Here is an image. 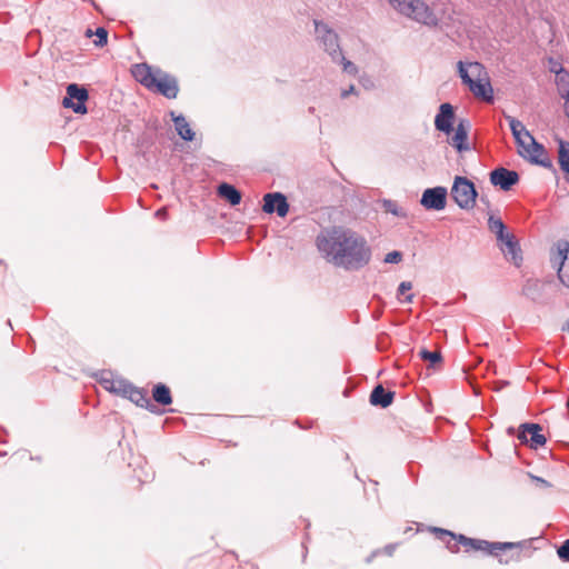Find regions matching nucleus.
I'll return each instance as SVG.
<instances>
[{"instance_id": "1", "label": "nucleus", "mask_w": 569, "mask_h": 569, "mask_svg": "<svg viewBox=\"0 0 569 569\" xmlns=\"http://www.w3.org/2000/svg\"><path fill=\"white\" fill-rule=\"evenodd\" d=\"M317 248L326 260L345 270H359L371 259L367 240L351 229L331 227L317 237Z\"/></svg>"}, {"instance_id": "2", "label": "nucleus", "mask_w": 569, "mask_h": 569, "mask_svg": "<svg viewBox=\"0 0 569 569\" xmlns=\"http://www.w3.org/2000/svg\"><path fill=\"white\" fill-rule=\"evenodd\" d=\"M432 530L441 541L446 542L447 548L451 552H458L459 545H462L463 547H469L473 550L483 551L487 555L499 557L500 551L518 549L521 546L520 542H490L483 539L469 538L465 535H457L442 528L435 527Z\"/></svg>"}, {"instance_id": "3", "label": "nucleus", "mask_w": 569, "mask_h": 569, "mask_svg": "<svg viewBox=\"0 0 569 569\" xmlns=\"http://www.w3.org/2000/svg\"><path fill=\"white\" fill-rule=\"evenodd\" d=\"M400 14L427 27H438L439 18L423 0H389Z\"/></svg>"}, {"instance_id": "4", "label": "nucleus", "mask_w": 569, "mask_h": 569, "mask_svg": "<svg viewBox=\"0 0 569 569\" xmlns=\"http://www.w3.org/2000/svg\"><path fill=\"white\" fill-rule=\"evenodd\" d=\"M316 39L332 61L343 59V52L339 43L338 33L321 20H313Z\"/></svg>"}, {"instance_id": "5", "label": "nucleus", "mask_w": 569, "mask_h": 569, "mask_svg": "<svg viewBox=\"0 0 569 569\" xmlns=\"http://www.w3.org/2000/svg\"><path fill=\"white\" fill-rule=\"evenodd\" d=\"M451 197L460 209L471 210L476 204L478 191L471 180L456 176L451 187Z\"/></svg>"}, {"instance_id": "6", "label": "nucleus", "mask_w": 569, "mask_h": 569, "mask_svg": "<svg viewBox=\"0 0 569 569\" xmlns=\"http://www.w3.org/2000/svg\"><path fill=\"white\" fill-rule=\"evenodd\" d=\"M518 153L523 159L532 164L541 166L546 169L557 172L551 159L549 158L546 148L542 143L538 142L532 136L525 141V148H519Z\"/></svg>"}, {"instance_id": "7", "label": "nucleus", "mask_w": 569, "mask_h": 569, "mask_svg": "<svg viewBox=\"0 0 569 569\" xmlns=\"http://www.w3.org/2000/svg\"><path fill=\"white\" fill-rule=\"evenodd\" d=\"M88 99V90L84 87L72 82L69 83L66 88V96L62 99V106L64 108L72 109L74 113L86 114L88 112L86 104Z\"/></svg>"}, {"instance_id": "8", "label": "nucleus", "mask_w": 569, "mask_h": 569, "mask_svg": "<svg viewBox=\"0 0 569 569\" xmlns=\"http://www.w3.org/2000/svg\"><path fill=\"white\" fill-rule=\"evenodd\" d=\"M149 90L160 93L167 99H176L179 93L178 79L162 69L156 68V77Z\"/></svg>"}, {"instance_id": "9", "label": "nucleus", "mask_w": 569, "mask_h": 569, "mask_svg": "<svg viewBox=\"0 0 569 569\" xmlns=\"http://www.w3.org/2000/svg\"><path fill=\"white\" fill-rule=\"evenodd\" d=\"M541 426L535 422H525L519 426L517 438L523 445L531 449H538L547 442V438L541 433Z\"/></svg>"}, {"instance_id": "10", "label": "nucleus", "mask_w": 569, "mask_h": 569, "mask_svg": "<svg viewBox=\"0 0 569 569\" xmlns=\"http://www.w3.org/2000/svg\"><path fill=\"white\" fill-rule=\"evenodd\" d=\"M448 191L447 188L438 186L427 188L420 198V204L426 210L441 211L447 206Z\"/></svg>"}, {"instance_id": "11", "label": "nucleus", "mask_w": 569, "mask_h": 569, "mask_svg": "<svg viewBox=\"0 0 569 569\" xmlns=\"http://www.w3.org/2000/svg\"><path fill=\"white\" fill-rule=\"evenodd\" d=\"M262 200V211L264 213H277L280 218H284L288 214L290 204L284 193L279 191L268 192L263 196Z\"/></svg>"}, {"instance_id": "12", "label": "nucleus", "mask_w": 569, "mask_h": 569, "mask_svg": "<svg viewBox=\"0 0 569 569\" xmlns=\"http://www.w3.org/2000/svg\"><path fill=\"white\" fill-rule=\"evenodd\" d=\"M552 263L558 264L557 274L563 286L569 288V242L560 240L557 243V253L551 258Z\"/></svg>"}, {"instance_id": "13", "label": "nucleus", "mask_w": 569, "mask_h": 569, "mask_svg": "<svg viewBox=\"0 0 569 569\" xmlns=\"http://www.w3.org/2000/svg\"><path fill=\"white\" fill-rule=\"evenodd\" d=\"M490 183L502 191H509L520 180L519 173L505 167H498L489 173Z\"/></svg>"}, {"instance_id": "14", "label": "nucleus", "mask_w": 569, "mask_h": 569, "mask_svg": "<svg viewBox=\"0 0 569 569\" xmlns=\"http://www.w3.org/2000/svg\"><path fill=\"white\" fill-rule=\"evenodd\" d=\"M453 121L455 109L452 104L449 102L441 103L435 117L436 129L449 136L453 131Z\"/></svg>"}, {"instance_id": "15", "label": "nucleus", "mask_w": 569, "mask_h": 569, "mask_svg": "<svg viewBox=\"0 0 569 569\" xmlns=\"http://www.w3.org/2000/svg\"><path fill=\"white\" fill-rule=\"evenodd\" d=\"M470 126L468 119H459L457 127H453V136L451 137L450 143L460 153L470 150L468 142Z\"/></svg>"}, {"instance_id": "16", "label": "nucleus", "mask_w": 569, "mask_h": 569, "mask_svg": "<svg viewBox=\"0 0 569 569\" xmlns=\"http://www.w3.org/2000/svg\"><path fill=\"white\" fill-rule=\"evenodd\" d=\"M124 398L129 399L136 406L143 408L151 413L160 415L163 412L154 403L151 402L144 389L138 388L134 385H131V389L128 390V393L124 396Z\"/></svg>"}, {"instance_id": "17", "label": "nucleus", "mask_w": 569, "mask_h": 569, "mask_svg": "<svg viewBox=\"0 0 569 569\" xmlns=\"http://www.w3.org/2000/svg\"><path fill=\"white\" fill-rule=\"evenodd\" d=\"M473 96L485 102L493 101V90L489 79H472L467 86Z\"/></svg>"}, {"instance_id": "18", "label": "nucleus", "mask_w": 569, "mask_h": 569, "mask_svg": "<svg viewBox=\"0 0 569 569\" xmlns=\"http://www.w3.org/2000/svg\"><path fill=\"white\" fill-rule=\"evenodd\" d=\"M395 396V391L386 390L382 385H377L369 396V402L371 406L385 409L392 405Z\"/></svg>"}, {"instance_id": "19", "label": "nucleus", "mask_w": 569, "mask_h": 569, "mask_svg": "<svg viewBox=\"0 0 569 569\" xmlns=\"http://www.w3.org/2000/svg\"><path fill=\"white\" fill-rule=\"evenodd\" d=\"M500 250L508 261L512 262L516 267L521 266L523 261L522 250L519 240L516 237L513 239H509L505 246H500Z\"/></svg>"}, {"instance_id": "20", "label": "nucleus", "mask_w": 569, "mask_h": 569, "mask_svg": "<svg viewBox=\"0 0 569 569\" xmlns=\"http://www.w3.org/2000/svg\"><path fill=\"white\" fill-rule=\"evenodd\" d=\"M170 116H171V120L174 123V129H176L178 136L187 142L192 141L196 137V132L191 129L186 117L181 113L176 114L174 111H170Z\"/></svg>"}, {"instance_id": "21", "label": "nucleus", "mask_w": 569, "mask_h": 569, "mask_svg": "<svg viewBox=\"0 0 569 569\" xmlns=\"http://www.w3.org/2000/svg\"><path fill=\"white\" fill-rule=\"evenodd\" d=\"M132 76L147 89L150 88L154 77L156 68L152 69L148 63H137L132 67Z\"/></svg>"}, {"instance_id": "22", "label": "nucleus", "mask_w": 569, "mask_h": 569, "mask_svg": "<svg viewBox=\"0 0 569 569\" xmlns=\"http://www.w3.org/2000/svg\"><path fill=\"white\" fill-rule=\"evenodd\" d=\"M522 295L533 302L542 303L543 284L537 279H528L521 290Z\"/></svg>"}, {"instance_id": "23", "label": "nucleus", "mask_w": 569, "mask_h": 569, "mask_svg": "<svg viewBox=\"0 0 569 569\" xmlns=\"http://www.w3.org/2000/svg\"><path fill=\"white\" fill-rule=\"evenodd\" d=\"M506 120L509 123L510 130L512 132V136H513L518 147L525 148L526 139L528 140V138L532 134L526 129V127L523 126V123L520 120H518L511 116H506Z\"/></svg>"}, {"instance_id": "24", "label": "nucleus", "mask_w": 569, "mask_h": 569, "mask_svg": "<svg viewBox=\"0 0 569 569\" xmlns=\"http://www.w3.org/2000/svg\"><path fill=\"white\" fill-rule=\"evenodd\" d=\"M218 196L228 201L232 207L240 204L242 194L231 183L221 182L217 189Z\"/></svg>"}, {"instance_id": "25", "label": "nucleus", "mask_w": 569, "mask_h": 569, "mask_svg": "<svg viewBox=\"0 0 569 569\" xmlns=\"http://www.w3.org/2000/svg\"><path fill=\"white\" fill-rule=\"evenodd\" d=\"M152 399L160 406L171 405L172 396L170 388L162 382L156 383L152 388Z\"/></svg>"}, {"instance_id": "26", "label": "nucleus", "mask_w": 569, "mask_h": 569, "mask_svg": "<svg viewBox=\"0 0 569 569\" xmlns=\"http://www.w3.org/2000/svg\"><path fill=\"white\" fill-rule=\"evenodd\" d=\"M558 162L569 183V142L565 140L559 141Z\"/></svg>"}, {"instance_id": "27", "label": "nucleus", "mask_w": 569, "mask_h": 569, "mask_svg": "<svg viewBox=\"0 0 569 569\" xmlns=\"http://www.w3.org/2000/svg\"><path fill=\"white\" fill-rule=\"evenodd\" d=\"M558 69L550 68V71L556 74V86L558 91L569 88V72L562 67L561 63H557Z\"/></svg>"}, {"instance_id": "28", "label": "nucleus", "mask_w": 569, "mask_h": 569, "mask_svg": "<svg viewBox=\"0 0 569 569\" xmlns=\"http://www.w3.org/2000/svg\"><path fill=\"white\" fill-rule=\"evenodd\" d=\"M488 229L495 233L496 239H500L502 237V232L507 230V226L501 218L491 214L488 218Z\"/></svg>"}, {"instance_id": "29", "label": "nucleus", "mask_w": 569, "mask_h": 569, "mask_svg": "<svg viewBox=\"0 0 569 569\" xmlns=\"http://www.w3.org/2000/svg\"><path fill=\"white\" fill-rule=\"evenodd\" d=\"M96 36L97 39L93 41L96 47L102 48L108 42V30L103 27H99L96 29V31H92L91 29L86 30V37L91 38L92 36Z\"/></svg>"}, {"instance_id": "30", "label": "nucleus", "mask_w": 569, "mask_h": 569, "mask_svg": "<svg viewBox=\"0 0 569 569\" xmlns=\"http://www.w3.org/2000/svg\"><path fill=\"white\" fill-rule=\"evenodd\" d=\"M94 378L107 391L111 392L112 388H114V378L111 371L101 370L94 373Z\"/></svg>"}, {"instance_id": "31", "label": "nucleus", "mask_w": 569, "mask_h": 569, "mask_svg": "<svg viewBox=\"0 0 569 569\" xmlns=\"http://www.w3.org/2000/svg\"><path fill=\"white\" fill-rule=\"evenodd\" d=\"M114 388H112L111 393H114L117 396H121L124 398V396L128 393V390L131 389V382L123 378H117L113 380Z\"/></svg>"}, {"instance_id": "32", "label": "nucleus", "mask_w": 569, "mask_h": 569, "mask_svg": "<svg viewBox=\"0 0 569 569\" xmlns=\"http://www.w3.org/2000/svg\"><path fill=\"white\" fill-rule=\"evenodd\" d=\"M419 357L425 361H429L432 367L442 361V356L440 351H430L428 349H421L419 351Z\"/></svg>"}, {"instance_id": "33", "label": "nucleus", "mask_w": 569, "mask_h": 569, "mask_svg": "<svg viewBox=\"0 0 569 569\" xmlns=\"http://www.w3.org/2000/svg\"><path fill=\"white\" fill-rule=\"evenodd\" d=\"M382 206L387 212L396 217H405V212L401 208L398 207L397 202L393 200L385 199Z\"/></svg>"}, {"instance_id": "34", "label": "nucleus", "mask_w": 569, "mask_h": 569, "mask_svg": "<svg viewBox=\"0 0 569 569\" xmlns=\"http://www.w3.org/2000/svg\"><path fill=\"white\" fill-rule=\"evenodd\" d=\"M457 68H458V73H459V77H460L462 83L468 86L472 81V78L470 77V74L468 72L467 64L462 61H459L457 63Z\"/></svg>"}, {"instance_id": "35", "label": "nucleus", "mask_w": 569, "mask_h": 569, "mask_svg": "<svg viewBox=\"0 0 569 569\" xmlns=\"http://www.w3.org/2000/svg\"><path fill=\"white\" fill-rule=\"evenodd\" d=\"M333 62L342 64L343 71L349 73V74L355 76L358 72L357 66L353 62L347 60L345 56H343V59H340V60H337V61H333Z\"/></svg>"}, {"instance_id": "36", "label": "nucleus", "mask_w": 569, "mask_h": 569, "mask_svg": "<svg viewBox=\"0 0 569 569\" xmlns=\"http://www.w3.org/2000/svg\"><path fill=\"white\" fill-rule=\"evenodd\" d=\"M558 557L565 561L569 562V539H566L557 549Z\"/></svg>"}, {"instance_id": "37", "label": "nucleus", "mask_w": 569, "mask_h": 569, "mask_svg": "<svg viewBox=\"0 0 569 569\" xmlns=\"http://www.w3.org/2000/svg\"><path fill=\"white\" fill-rule=\"evenodd\" d=\"M402 260V253L398 250H393L386 254L385 262L386 263H399Z\"/></svg>"}, {"instance_id": "38", "label": "nucleus", "mask_w": 569, "mask_h": 569, "mask_svg": "<svg viewBox=\"0 0 569 569\" xmlns=\"http://www.w3.org/2000/svg\"><path fill=\"white\" fill-rule=\"evenodd\" d=\"M530 478L539 488L547 489L551 487V483L548 480L543 479L542 477L530 475Z\"/></svg>"}, {"instance_id": "39", "label": "nucleus", "mask_w": 569, "mask_h": 569, "mask_svg": "<svg viewBox=\"0 0 569 569\" xmlns=\"http://www.w3.org/2000/svg\"><path fill=\"white\" fill-rule=\"evenodd\" d=\"M411 289H412V283L410 281H402V282H400V284L398 287L397 295L402 296Z\"/></svg>"}, {"instance_id": "40", "label": "nucleus", "mask_w": 569, "mask_h": 569, "mask_svg": "<svg viewBox=\"0 0 569 569\" xmlns=\"http://www.w3.org/2000/svg\"><path fill=\"white\" fill-rule=\"evenodd\" d=\"M515 237H516L515 234H512V233L508 232V230H506L505 232H502V237L500 239H497L499 247L505 246L509 239H513Z\"/></svg>"}, {"instance_id": "41", "label": "nucleus", "mask_w": 569, "mask_h": 569, "mask_svg": "<svg viewBox=\"0 0 569 569\" xmlns=\"http://www.w3.org/2000/svg\"><path fill=\"white\" fill-rule=\"evenodd\" d=\"M154 216L159 219H162V220H166L168 218V210L166 207H161L159 208L156 212H154Z\"/></svg>"}, {"instance_id": "42", "label": "nucleus", "mask_w": 569, "mask_h": 569, "mask_svg": "<svg viewBox=\"0 0 569 569\" xmlns=\"http://www.w3.org/2000/svg\"><path fill=\"white\" fill-rule=\"evenodd\" d=\"M357 93L356 87L351 84L348 89L342 90L341 98H347L349 94Z\"/></svg>"}, {"instance_id": "43", "label": "nucleus", "mask_w": 569, "mask_h": 569, "mask_svg": "<svg viewBox=\"0 0 569 569\" xmlns=\"http://www.w3.org/2000/svg\"><path fill=\"white\" fill-rule=\"evenodd\" d=\"M560 97L565 100V106L569 104V88L562 89L558 91Z\"/></svg>"}, {"instance_id": "44", "label": "nucleus", "mask_w": 569, "mask_h": 569, "mask_svg": "<svg viewBox=\"0 0 569 569\" xmlns=\"http://www.w3.org/2000/svg\"><path fill=\"white\" fill-rule=\"evenodd\" d=\"M395 549H396V545L390 543V545H387L383 550L388 556H392Z\"/></svg>"}, {"instance_id": "45", "label": "nucleus", "mask_w": 569, "mask_h": 569, "mask_svg": "<svg viewBox=\"0 0 569 569\" xmlns=\"http://www.w3.org/2000/svg\"><path fill=\"white\" fill-rule=\"evenodd\" d=\"M470 68L476 69L478 72L482 69V64L479 62H471L468 64Z\"/></svg>"}, {"instance_id": "46", "label": "nucleus", "mask_w": 569, "mask_h": 569, "mask_svg": "<svg viewBox=\"0 0 569 569\" xmlns=\"http://www.w3.org/2000/svg\"><path fill=\"white\" fill-rule=\"evenodd\" d=\"M413 297H415V296H413V293H410V295H408V296H406V297H405V299L402 300V302L410 303V302H412Z\"/></svg>"}, {"instance_id": "47", "label": "nucleus", "mask_w": 569, "mask_h": 569, "mask_svg": "<svg viewBox=\"0 0 569 569\" xmlns=\"http://www.w3.org/2000/svg\"><path fill=\"white\" fill-rule=\"evenodd\" d=\"M378 553V551H373L367 559H366V562L367 563H370L373 559V557Z\"/></svg>"}, {"instance_id": "48", "label": "nucleus", "mask_w": 569, "mask_h": 569, "mask_svg": "<svg viewBox=\"0 0 569 569\" xmlns=\"http://www.w3.org/2000/svg\"><path fill=\"white\" fill-rule=\"evenodd\" d=\"M562 330L563 331H567L569 333V319L565 322V325L562 326Z\"/></svg>"}, {"instance_id": "49", "label": "nucleus", "mask_w": 569, "mask_h": 569, "mask_svg": "<svg viewBox=\"0 0 569 569\" xmlns=\"http://www.w3.org/2000/svg\"><path fill=\"white\" fill-rule=\"evenodd\" d=\"M480 201L486 203V206H489V200L485 196L480 197Z\"/></svg>"}, {"instance_id": "50", "label": "nucleus", "mask_w": 569, "mask_h": 569, "mask_svg": "<svg viewBox=\"0 0 569 569\" xmlns=\"http://www.w3.org/2000/svg\"><path fill=\"white\" fill-rule=\"evenodd\" d=\"M550 62H551V67L550 68L558 69V66H557L558 62L552 61V60H550Z\"/></svg>"}, {"instance_id": "51", "label": "nucleus", "mask_w": 569, "mask_h": 569, "mask_svg": "<svg viewBox=\"0 0 569 569\" xmlns=\"http://www.w3.org/2000/svg\"><path fill=\"white\" fill-rule=\"evenodd\" d=\"M565 114L569 118V104L565 106Z\"/></svg>"}, {"instance_id": "52", "label": "nucleus", "mask_w": 569, "mask_h": 569, "mask_svg": "<svg viewBox=\"0 0 569 569\" xmlns=\"http://www.w3.org/2000/svg\"><path fill=\"white\" fill-rule=\"evenodd\" d=\"M500 563H508V560H503L502 558H499Z\"/></svg>"}, {"instance_id": "53", "label": "nucleus", "mask_w": 569, "mask_h": 569, "mask_svg": "<svg viewBox=\"0 0 569 569\" xmlns=\"http://www.w3.org/2000/svg\"><path fill=\"white\" fill-rule=\"evenodd\" d=\"M566 408H567V410L569 411V398H568V399H567V401H566Z\"/></svg>"}, {"instance_id": "54", "label": "nucleus", "mask_w": 569, "mask_h": 569, "mask_svg": "<svg viewBox=\"0 0 569 569\" xmlns=\"http://www.w3.org/2000/svg\"><path fill=\"white\" fill-rule=\"evenodd\" d=\"M508 432H509L510 435H511V433H513V428H512V427H509Z\"/></svg>"}, {"instance_id": "55", "label": "nucleus", "mask_w": 569, "mask_h": 569, "mask_svg": "<svg viewBox=\"0 0 569 569\" xmlns=\"http://www.w3.org/2000/svg\"><path fill=\"white\" fill-rule=\"evenodd\" d=\"M309 111H310V112H313V111H315V108H313V107H310V108H309Z\"/></svg>"}]
</instances>
